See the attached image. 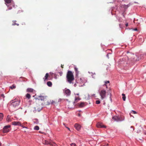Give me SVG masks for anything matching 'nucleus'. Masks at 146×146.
I'll return each instance as SVG.
<instances>
[{
  "mask_svg": "<svg viewBox=\"0 0 146 146\" xmlns=\"http://www.w3.org/2000/svg\"><path fill=\"white\" fill-rule=\"evenodd\" d=\"M125 118L124 117H119V119L120 121H121L124 120Z\"/></svg>",
  "mask_w": 146,
  "mask_h": 146,
  "instance_id": "25",
  "label": "nucleus"
},
{
  "mask_svg": "<svg viewBox=\"0 0 146 146\" xmlns=\"http://www.w3.org/2000/svg\"><path fill=\"white\" fill-rule=\"evenodd\" d=\"M131 113H133V114H136L137 113L136 111L134 110H132L131 111Z\"/></svg>",
  "mask_w": 146,
  "mask_h": 146,
  "instance_id": "33",
  "label": "nucleus"
},
{
  "mask_svg": "<svg viewBox=\"0 0 146 146\" xmlns=\"http://www.w3.org/2000/svg\"><path fill=\"white\" fill-rule=\"evenodd\" d=\"M74 127L77 130H79L81 128V126L77 123H76L74 125Z\"/></svg>",
  "mask_w": 146,
  "mask_h": 146,
  "instance_id": "12",
  "label": "nucleus"
},
{
  "mask_svg": "<svg viewBox=\"0 0 146 146\" xmlns=\"http://www.w3.org/2000/svg\"><path fill=\"white\" fill-rule=\"evenodd\" d=\"M34 91H35V90L32 88H29L27 89V92H33Z\"/></svg>",
  "mask_w": 146,
  "mask_h": 146,
  "instance_id": "16",
  "label": "nucleus"
},
{
  "mask_svg": "<svg viewBox=\"0 0 146 146\" xmlns=\"http://www.w3.org/2000/svg\"><path fill=\"white\" fill-rule=\"evenodd\" d=\"M80 100V99L79 97H75L74 102H77Z\"/></svg>",
  "mask_w": 146,
  "mask_h": 146,
  "instance_id": "23",
  "label": "nucleus"
},
{
  "mask_svg": "<svg viewBox=\"0 0 146 146\" xmlns=\"http://www.w3.org/2000/svg\"><path fill=\"white\" fill-rule=\"evenodd\" d=\"M76 95H79V94H76Z\"/></svg>",
  "mask_w": 146,
  "mask_h": 146,
  "instance_id": "46",
  "label": "nucleus"
},
{
  "mask_svg": "<svg viewBox=\"0 0 146 146\" xmlns=\"http://www.w3.org/2000/svg\"><path fill=\"white\" fill-rule=\"evenodd\" d=\"M20 78H23L22 77H21Z\"/></svg>",
  "mask_w": 146,
  "mask_h": 146,
  "instance_id": "53",
  "label": "nucleus"
},
{
  "mask_svg": "<svg viewBox=\"0 0 146 146\" xmlns=\"http://www.w3.org/2000/svg\"><path fill=\"white\" fill-rule=\"evenodd\" d=\"M106 91L102 89L99 92V94L101 96V98L103 100L104 99L106 96Z\"/></svg>",
  "mask_w": 146,
  "mask_h": 146,
  "instance_id": "5",
  "label": "nucleus"
},
{
  "mask_svg": "<svg viewBox=\"0 0 146 146\" xmlns=\"http://www.w3.org/2000/svg\"><path fill=\"white\" fill-rule=\"evenodd\" d=\"M88 73L89 74H92L91 76L93 78H95V76L94 75H95V73H93L92 72H88Z\"/></svg>",
  "mask_w": 146,
  "mask_h": 146,
  "instance_id": "24",
  "label": "nucleus"
},
{
  "mask_svg": "<svg viewBox=\"0 0 146 146\" xmlns=\"http://www.w3.org/2000/svg\"><path fill=\"white\" fill-rule=\"evenodd\" d=\"M71 146H76V144L75 143H72L71 144Z\"/></svg>",
  "mask_w": 146,
  "mask_h": 146,
  "instance_id": "35",
  "label": "nucleus"
},
{
  "mask_svg": "<svg viewBox=\"0 0 146 146\" xmlns=\"http://www.w3.org/2000/svg\"><path fill=\"white\" fill-rule=\"evenodd\" d=\"M26 97L27 98L29 99L31 98V95L27 93L26 95Z\"/></svg>",
  "mask_w": 146,
  "mask_h": 146,
  "instance_id": "26",
  "label": "nucleus"
},
{
  "mask_svg": "<svg viewBox=\"0 0 146 146\" xmlns=\"http://www.w3.org/2000/svg\"><path fill=\"white\" fill-rule=\"evenodd\" d=\"M10 106L9 108V110L11 112H13L17 110L16 109H15L18 107L19 105L20 101L17 99H15L12 100Z\"/></svg>",
  "mask_w": 146,
  "mask_h": 146,
  "instance_id": "1",
  "label": "nucleus"
},
{
  "mask_svg": "<svg viewBox=\"0 0 146 146\" xmlns=\"http://www.w3.org/2000/svg\"><path fill=\"white\" fill-rule=\"evenodd\" d=\"M106 145H107V146H108V144H107Z\"/></svg>",
  "mask_w": 146,
  "mask_h": 146,
  "instance_id": "50",
  "label": "nucleus"
},
{
  "mask_svg": "<svg viewBox=\"0 0 146 146\" xmlns=\"http://www.w3.org/2000/svg\"><path fill=\"white\" fill-rule=\"evenodd\" d=\"M78 115H79V116H80V114H78Z\"/></svg>",
  "mask_w": 146,
  "mask_h": 146,
  "instance_id": "47",
  "label": "nucleus"
},
{
  "mask_svg": "<svg viewBox=\"0 0 146 146\" xmlns=\"http://www.w3.org/2000/svg\"><path fill=\"white\" fill-rule=\"evenodd\" d=\"M16 21H13L12 22L13 23H12V25L15 26L17 25V26H19V24L18 23H16Z\"/></svg>",
  "mask_w": 146,
  "mask_h": 146,
  "instance_id": "17",
  "label": "nucleus"
},
{
  "mask_svg": "<svg viewBox=\"0 0 146 146\" xmlns=\"http://www.w3.org/2000/svg\"><path fill=\"white\" fill-rule=\"evenodd\" d=\"M1 143H0V146L1 145Z\"/></svg>",
  "mask_w": 146,
  "mask_h": 146,
  "instance_id": "49",
  "label": "nucleus"
},
{
  "mask_svg": "<svg viewBox=\"0 0 146 146\" xmlns=\"http://www.w3.org/2000/svg\"><path fill=\"white\" fill-rule=\"evenodd\" d=\"M1 96L2 97H3V98H4V97H4V95H3V94H1Z\"/></svg>",
  "mask_w": 146,
  "mask_h": 146,
  "instance_id": "40",
  "label": "nucleus"
},
{
  "mask_svg": "<svg viewBox=\"0 0 146 146\" xmlns=\"http://www.w3.org/2000/svg\"><path fill=\"white\" fill-rule=\"evenodd\" d=\"M11 126L10 125H8L4 126L3 128V132L6 133L9 132V128Z\"/></svg>",
  "mask_w": 146,
  "mask_h": 146,
  "instance_id": "7",
  "label": "nucleus"
},
{
  "mask_svg": "<svg viewBox=\"0 0 146 146\" xmlns=\"http://www.w3.org/2000/svg\"><path fill=\"white\" fill-rule=\"evenodd\" d=\"M27 128V127H25V128Z\"/></svg>",
  "mask_w": 146,
  "mask_h": 146,
  "instance_id": "44",
  "label": "nucleus"
},
{
  "mask_svg": "<svg viewBox=\"0 0 146 146\" xmlns=\"http://www.w3.org/2000/svg\"><path fill=\"white\" fill-rule=\"evenodd\" d=\"M47 84L49 87H51L52 85V82L50 81L48 82L47 83Z\"/></svg>",
  "mask_w": 146,
  "mask_h": 146,
  "instance_id": "20",
  "label": "nucleus"
},
{
  "mask_svg": "<svg viewBox=\"0 0 146 146\" xmlns=\"http://www.w3.org/2000/svg\"><path fill=\"white\" fill-rule=\"evenodd\" d=\"M46 96H38V99L41 101H44L45 99L46 98Z\"/></svg>",
  "mask_w": 146,
  "mask_h": 146,
  "instance_id": "14",
  "label": "nucleus"
},
{
  "mask_svg": "<svg viewBox=\"0 0 146 146\" xmlns=\"http://www.w3.org/2000/svg\"><path fill=\"white\" fill-rule=\"evenodd\" d=\"M3 117V114L2 113H0V121L2 120Z\"/></svg>",
  "mask_w": 146,
  "mask_h": 146,
  "instance_id": "27",
  "label": "nucleus"
},
{
  "mask_svg": "<svg viewBox=\"0 0 146 146\" xmlns=\"http://www.w3.org/2000/svg\"><path fill=\"white\" fill-rule=\"evenodd\" d=\"M105 84L103 85V86L104 87H106V88H107V86L106 85V84L107 83H110V81H105Z\"/></svg>",
  "mask_w": 146,
  "mask_h": 146,
  "instance_id": "21",
  "label": "nucleus"
},
{
  "mask_svg": "<svg viewBox=\"0 0 146 146\" xmlns=\"http://www.w3.org/2000/svg\"><path fill=\"white\" fill-rule=\"evenodd\" d=\"M119 26H120V25H121V24H119Z\"/></svg>",
  "mask_w": 146,
  "mask_h": 146,
  "instance_id": "51",
  "label": "nucleus"
},
{
  "mask_svg": "<svg viewBox=\"0 0 146 146\" xmlns=\"http://www.w3.org/2000/svg\"><path fill=\"white\" fill-rule=\"evenodd\" d=\"M133 30L134 31H137V28H136L134 29H133Z\"/></svg>",
  "mask_w": 146,
  "mask_h": 146,
  "instance_id": "36",
  "label": "nucleus"
},
{
  "mask_svg": "<svg viewBox=\"0 0 146 146\" xmlns=\"http://www.w3.org/2000/svg\"><path fill=\"white\" fill-rule=\"evenodd\" d=\"M74 69L76 72V76L77 77H78L79 73V72L78 71V69L77 67L75 66L74 67Z\"/></svg>",
  "mask_w": 146,
  "mask_h": 146,
  "instance_id": "15",
  "label": "nucleus"
},
{
  "mask_svg": "<svg viewBox=\"0 0 146 146\" xmlns=\"http://www.w3.org/2000/svg\"><path fill=\"white\" fill-rule=\"evenodd\" d=\"M21 122L20 121H13L12 123V125H21Z\"/></svg>",
  "mask_w": 146,
  "mask_h": 146,
  "instance_id": "11",
  "label": "nucleus"
},
{
  "mask_svg": "<svg viewBox=\"0 0 146 146\" xmlns=\"http://www.w3.org/2000/svg\"><path fill=\"white\" fill-rule=\"evenodd\" d=\"M5 4L7 6L8 8V10H11L12 7H14L15 6V4L12 0H4Z\"/></svg>",
  "mask_w": 146,
  "mask_h": 146,
  "instance_id": "3",
  "label": "nucleus"
},
{
  "mask_svg": "<svg viewBox=\"0 0 146 146\" xmlns=\"http://www.w3.org/2000/svg\"><path fill=\"white\" fill-rule=\"evenodd\" d=\"M100 103V100H97L96 101V103L97 104H99Z\"/></svg>",
  "mask_w": 146,
  "mask_h": 146,
  "instance_id": "32",
  "label": "nucleus"
},
{
  "mask_svg": "<svg viewBox=\"0 0 146 146\" xmlns=\"http://www.w3.org/2000/svg\"><path fill=\"white\" fill-rule=\"evenodd\" d=\"M112 118L115 121L118 122L119 121H120L119 120V117L117 116H113L112 117Z\"/></svg>",
  "mask_w": 146,
  "mask_h": 146,
  "instance_id": "10",
  "label": "nucleus"
},
{
  "mask_svg": "<svg viewBox=\"0 0 146 146\" xmlns=\"http://www.w3.org/2000/svg\"><path fill=\"white\" fill-rule=\"evenodd\" d=\"M43 143L46 145H50L51 146H57V145L54 142L50 141H48L46 140H45L43 142Z\"/></svg>",
  "mask_w": 146,
  "mask_h": 146,
  "instance_id": "6",
  "label": "nucleus"
},
{
  "mask_svg": "<svg viewBox=\"0 0 146 146\" xmlns=\"http://www.w3.org/2000/svg\"><path fill=\"white\" fill-rule=\"evenodd\" d=\"M20 126L22 127L23 128H25V126L24 125H22L21 124V125H20Z\"/></svg>",
  "mask_w": 146,
  "mask_h": 146,
  "instance_id": "38",
  "label": "nucleus"
},
{
  "mask_svg": "<svg viewBox=\"0 0 146 146\" xmlns=\"http://www.w3.org/2000/svg\"><path fill=\"white\" fill-rule=\"evenodd\" d=\"M128 23H126V24H125V26H126V27H127L128 26Z\"/></svg>",
  "mask_w": 146,
  "mask_h": 146,
  "instance_id": "39",
  "label": "nucleus"
},
{
  "mask_svg": "<svg viewBox=\"0 0 146 146\" xmlns=\"http://www.w3.org/2000/svg\"><path fill=\"white\" fill-rule=\"evenodd\" d=\"M106 56L108 58H109V54H107L106 55Z\"/></svg>",
  "mask_w": 146,
  "mask_h": 146,
  "instance_id": "42",
  "label": "nucleus"
},
{
  "mask_svg": "<svg viewBox=\"0 0 146 146\" xmlns=\"http://www.w3.org/2000/svg\"><path fill=\"white\" fill-rule=\"evenodd\" d=\"M54 102L53 100H50L49 102H48V104L49 105L50 104H52Z\"/></svg>",
  "mask_w": 146,
  "mask_h": 146,
  "instance_id": "30",
  "label": "nucleus"
},
{
  "mask_svg": "<svg viewBox=\"0 0 146 146\" xmlns=\"http://www.w3.org/2000/svg\"><path fill=\"white\" fill-rule=\"evenodd\" d=\"M84 106L85 104L84 102H81L79 105V107L80 108L83 107Z\"/></svg>",
  "mask_w": 146,
  "mask_h": 146,
  "instance_id": "19",
  "label": "nucleus"
},
{
  "mask_svg": "<svg viewBox=\"0 0 146 146\" xmlns=\"http://www.w3.org/2000/svg\"><path fill=\"white\" fill-rule=\"evenodd\" d=\"M6 120L8 122H10L11 121V120L10 116H9V115H8L7 117Z\"/></svg>",
  "mask_w": 146,
  "mask_h": 146,
  "instance_id": "18",
  "label": "nucleus"
},
{
  "mask_svg": "<svg viewBox=\"0 0 146 146\" xmlns=\"http://www.w3.org/2000/svg\"><path fill=\"white\" fill-rule=\"evenodd\" d=\"M132 127H133L132 126H131V128H132Z\"/></svg>",
  "mask_w": 146,
  "mask_h": 146,
  "instance_id": "48",
  "label": "nucleus"
},
{
  "mask_svg": "<svg viewBox=\"0 0 146 146\" xmlns=\"http://www.w3.org/2000/svg\"><path fill=\"white\" fill-rule=\"evenodd\" d=\"M10 88L11 89L13 90L16 88V86L14 85H13L12 86H10Z\"/></svg>",
  "mask_w": 146,
  "mask_h": 146,
  "instance_id": "29",
  "label": "nucleus"
},
{
  "mask_svg": "<svg viewBox=\"0 0 146 146\" xmlns=\"http://www.w3.org/2000/svg\"><path fill=\"white\" fill-rule=\"evenodd\" d=\"M48 73H46V74L44 77L43 78V79L44 81L48 80Z\"/></svg>",
  "mask_w": 146,
  "mask_h": 146,
  "instance_id": "13",
  "label": "nucleus"
},
{
  "mask_svg": "<svg viewBox=\"0 0 146 146\" xmlns=\"http://www.w3.org/2000/svg\"><path fill=\"white\" fill-rule=\"evenodd\" d=\"M95 94H93V95H92V96H95Z\"/></svg>",
  "mask_w": 146,
  "mask_h": 146,
  "instance_id": "45",
  "label": "nucleus"
},
{
  "mask_svg": "<svg viewBox=\"0 0 146 146\" xmlns=\"http://www.w3.org/2000/svg\"><path fill=\"white\" fill-rule=\"evenodd\" d=\"M76 83H75L74 84V86H75V87H76Z\"/></svg>",
  "mask_w": 146,
  "mask_h": 146,
  "instance_id": "43",
  "label": "nucleus"
},
{
  "mask_svg": "<svg viewBox=\"0 0 146 146\" xmlns=\"http://www.w3.org/2000/svg\"><path fill=\"white\" fill-rule=\"evenodd\" d=\"M131 4H130V3H129V4H128L127 5H124V7L125 8H128L129 7L130 5H131Z\"/></svg>",
  "mask_w": 146,
  "mask_h": 146,
  "instance_id": "31",
  "label": "nucleus"
},
{
  "mask_svg": "<svg viewBox=\"0 0 146 146\" xmlns=\"http://www.w3.org/2000/svg\"><path fill=\"white\" fill-rule=\"evenodd\" d=\"M96 126L99 128H106V126L101 122H98L96 124Z\"/></svg>",
  "mask_w": 146,
  "mask_h": 146,
  "instance_id": "9",
  "label": "nucleus"
},
{
  "mask_svg": "<svg viewBox=\"0 0 146 146\" xmlns=\"http://www.w3.org/2000/svg\"><path fill=\"white\" fill-rule=\"evenodd\" d=\"M66 78L67 81L69 84H73L74 77L73 73L70 70H68L66 74Z\"/></svg>",
  "mask_w": 146,
  "mask_h": 146,
  "instance_id": "2",
  "label": "nucleus"
},
{
  "mask_svg": "<svg viewBox=\"0 0 146 146\" xmlns=\"http://www.w3.org/2000/svg\"><path fill=\"white\" fill-rule=\"evenodd\" d=\"M145 135H146V133H145Z\"/></svg>",
  "mask_w": 146,
  "mask_h": 146,
  "instance_id": "52",
  "label": "nucleus"
},
{
  "mask_svg": "<svg viewBox=\"0 0 146 146\" xmlns=\"http://www.w3.org/2000/svg\"><path fill=\"white\" fill-rule=\"evenodd\" d=\"M39 129V127L38 126H36L34 127V129L35 130H38Z\"/></svg>",
  "mask_w": 146,
  "mask_h": 146,
  "instance_id": "28",
  "label": "nucleus"
},
{
  "mask_svg": "<svg viewBox=\"0 0 146 146\" xmlns=\"http://www.w3.org/2000/svg\"><path fill=\"white\" fill-rule=\"evenodd\" d=\"M111 94H110V100H111V102H112V99L111 98Z\"/></svg>",
  "mask_w": 146,
  "mask_h": 146,
  "instance_id": "37",
  "label": "nucleus"
},
{
  "mask_svg": "<svg viewBox=\"0 0 146 146\" xmlns=\"http://www.w3.org/2000/svg\"><path fill=\"white\" fill-rule=\"evenodd\" d=\"M35 120L36 121V124L38 123L39 122L38 119H35Z\"/></svg>",
  "mask_w": 146,
  "mask_h": 146,
  "instance_id": "34",
  "label": "nucleus"
},
{
  "mask_svg": "<svg viewBox=\"0 0 146 146\" xmlns=\"http://www.w3.org/2000/svg\"><path fill=\"white\" fill-rule=\"evenodd\" d=\"M65 94L67 96H69L71 94V91L70 90L65 88L64 90Z\"/></svg>",
  "mask_w": 146,
  "mask_h": 146,
  "instance_id": "8",
  "label": "nucleus"
},
{
  "mask_svg": "<svg viewBox=\"0 0 146 146\" xmlns=\"http://www.w3.org/2000/svg\"><path fill=\"white\" fill-rule=\"evenodd\" d=\"M122 99L124 101H125L126 100V96L124 94H122Z\"/></svg>",
  "mask_w": 146,
  "mask_h": 146,
  "instance_id": "22",
  "label": "nucleus"
},
{
  "mask_svg": "<svg viewBox=\"0 0 146 146\" xmlns=\"http://www.w3.org/2000/svg\"><path fill=\"white\" fill-rule=\"evenodd\" d=\"M65 127H66V128H67V129H68L69 131H70V128H69V127H66V126H65Z\"/></svg>",
  "mask_w": 146,
  "mask_h": 146,
  "instance_id": "41",
  "label": "nucleus"
},
{
  "mask_svg": "<svg viewBox=\"0 0 146 146\" xmlns=\"http://www.w3.org/2000/svg\"><path fill=\"white\" fill-rule=\"evenodd\" d=\"M87 82L86 80L83 77L80 78L79 79L76 80V82L78 84L80 87H82Z\"/></svg>",
  "mask_w": 146,
  "mask_h": 146,
  "instance_id": "4",
  "label": "nucleus"
}]
</instances>
